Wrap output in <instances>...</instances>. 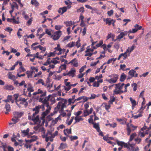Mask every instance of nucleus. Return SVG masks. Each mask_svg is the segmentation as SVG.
Wrapping results in <instances>:
<instances>
[{
	"mask_svg": "<svg viewBox=\"0 0 151 151\" xmlns=\"http://www.w3.org/2000/svg\"><path fill=\"white\" fill-rule=\"evenodd\" d=\"M44 106L43 105H38V106H35V108H34L32 109L33 111H35V112L33 114V115L32 116V120L35 122H39V116L38 115H37L36 117H35V116L37 114H38L40 109L41 108L44 109Z\"/></svg>",
	"mask_w": 151,
	"mask_h": 151,
	"instance_id": "f257e3e1",
	"label": "nucleus"
},
{
	"mask_svg": "<svg viewBox=\"0 0 151 151\" xmlns=\"http://www.w3.org/2000/svg\"><path fill=\"white\" fill-rule=\"evenodd\" d=\"M67 101L66 99H63L61 101L59 102L56 108L58 109H61L62 111L63 110L64 108L66 107Z\"/></svg>",
	"mask_w": 151,
	"mask_h": 151,
	"instance_id": "f03ea898",
	"label": "nucleus"
},
{
	"mask_svg": "<svg viewBox=\"0 0 151 151\" xmlns=\"http://www.w3.org/2000/svg\"><path fill=\"white\" fill-rule=\"evenodd\" d=\"M126 129L127 131V135H129L132 131H133L136 129L137 127L134 126L132 124L128 123L127 125Z\"/></svg>",
	"mask_w": 151,
	"mask_h": 151,
	"instance_id": "7ed1b4c3",
	"label": "nucleus"
},
{
	"mask_svg": "<svg viewBox=\"0 0 151 151\" xmlns=\"http://www.w3.org/2000/svg\"><path fill=\"white\" fill-rule=\"evenodd\" d=\"M62 32L60 30L55 32L51 36V38L54 41L58 40L62 35Z\"/></svg>",
	"mask_w": 151,
	"mask_h": 151,
	"instance_id": "20e7f679",
	"label": "nucleus"
},
{
	"mask_svg": "<svg viewBox=\"0 0 151 151\" xmlns=\"http://www.w3.org/2000/svg\"><path fill=\"white\" fill-rule=\"evenodd\" d=\"M110 77L111 79L107 80V81L111 83L116 82L118 78V75L117 74H112Z\"/></svg>",
	"mask_w": 151,
	"mask_h": 151,
	"instance_id": "39448f33",
	"label": "nucleus"
},
{
	"mask_svg": "<svg viewBox=\"0 0 151 151\" xmlns=\"http://www.w3.org/2000/svg\"><path fill=\"white\" fill-rule=\"evenodd\" d=\"M103 20L105 22L106 24L109 26L111 24L114 27L115 25L114 23L115 22V20L113 19H111L110 18H107L106 19L104 18Z\"/></svg>",
	"mask_w": 151,
	"mask_h": 151,
	"instance_id": "423d86ee",
	"label": "nucleus"
},
{
	"mask_svg": "<svg viewBox=\"0 0 151 151\" xmlns=\"http://www.w3.org/2000/svg\"><path fill=\"white\" fill-rule=\"evenodd\" d=\"M51 96V95H49L47 97L45 98L40 97L39 99V101L42 103L43 104L42 105H43L44 106V104H47V103L48 102V101L50 100V98Z\"/></svg>",
	"mask_w": 151,
	"mask_h": 151,
	"instance_id": "0eeeda50",
	"label": "nucleus"
},
{
	"mask_svg": "<svg viewBox=\"0 0 151 151\" xmlns=\"http://www.w3.org/2000/svg\"><path fill=\"white\" fill-rule=\"evenodd\" d=\"M96 97V95L95 94H92L91 95L90 97H87L85 96H82L79 97V98L77 100H80L83 98V101H82L83 102H85L87 101L88 99H94Z\"/></svg>",
	"mask_w": 151,
	"mask_h": 151,
	"instance_id": "6e6552de",
	"label": "nucleus"
},
{
	"mask_svg": "<svg viewBox=\"0 0 151 151\" xmlns=\"http://www.w3.org/2000/svg\"><path fill=\"white\" fill-rule=\"evenodd\" d=\"M27 99H25L24 98L21 97H19L18 99V102L20 101V104H24L25 107H26L28 105V103L27 101Z\"/></svg>",
	"mask_w": 151,
	"mask_h": 151,
	"instance_id": "1a4fd4ad",
	"label": "nucleus"
},
{
	"mask_svg": "<svg viewBox=\"0 0 151 151\" xmlns=\"http://www.w3.org/2000/svg\"><path fill=\"white\" fill-rule=\"evenodd\" d=\"M40 94V97H45L46 95V91H43L42 90L40 89H38L37 91L34 92L33 95L34 96L36 95L37 94Z\"/></svg>",
	"mask_w": 151,
	"mask_h": 151,
	"instance_id": "9d476101",
	"label": "nucleus"
},
{
	"mask_svg": "<svg viewBox=\"0 0 151 151\" xmlns=\"http://www.w3.org/2000/svg\"><path fill=\"white\" fill-rule=\"evenodd\" d=\"M136 73V71L134 70H130L128 72L129 76L128 77L127 79H129L134 76V74Z\"/></svg>",
	"mask_w": 151,
	"mask_h": 151,
	"instance_id": "9b49d317",
	"label": "nucleus"
},
{
	"mask_svg": "<svg viewBox=\"0 0 151 151\" xmlns=\"http://www.w3.org/2000/svg\"><path fill=\"white\" fill-rule=\"evenodd\" d=\"M124 85V83H121L120 86L119 88V90H118V91H114L115 94H121L122 93H123V91L121 90L122 89Z\"/></svg>",
	"mask_w": 151,
	"mask_h": 151,
	"instance_id": "f8f14e48",
	"label": "nucleus"
},
{
	"mask_svg": "<svg viewBox=\"0 0 151 151\" xmlns=\"http://www.w3.org/2000/svg\"><path fill=\"white\" fill-rule=\"evenodd\" d=\"M75 95H73L72 96L71 98H70L68 99V102L69 103L68 104H74L75 101H80V100H81V99L80 100H79V99L77 100L79 98V97H78L77 99H75L74 101H71L72 100H73L75 99Z\"/></svg>",
	"mask_w": 151,
	"mask_h": 151,
	"instance_id": "ddd939ff",
	"label": "nucleus"
},
{
	"mask_svg": "<svg viewBox=\"0 0 151 151\" xmlns=\"http://www.w3.org/2000/svg\"><path fill=\"white\" fill-rule=\"evenodd\" d=\"M127 31H124L121 32L117 37V39L120 40L124 36L127 35Z\"/></svg>",
	"mask_w": 151,
	"mask_h": 151,
	"instance_id": "4468645a",
	"label": "nucleus"
},
{
	"mask_svg": "<svg viewBox=\"0 0 151 151\" xmlns=\"http://www.w3.org/2000/svg\"><path fill=\"white\" fill-rule=\"evenodd\" d=\"M67 9V7L65 6L60 8L58 9V12L59 13H60L61 14H63L65 12Z\"/></svg>",
	"mask_w": 151,
	"mask_h": 151,
	"instance_id": "2eb2a0df",
	"label": "nucleus"
},
{
	"mask_svg": "<svg viewBox=\"0 0 151 151\" xmlns=\"http://www.w3.org/2000/svg\"><path fill=\"white\" fill-rule=\"evenodd\" d=\"M129 50H127L124 53L121 54V55L124 57L123 60H125L130 55V54L128 53Z\"/></svg>",
	"mask_w": 151,
	"mask_h": 151,
	"instance_id": "dca6fc26",
	"label": "nucleus"
},
{
	"mask_svg": "<svg viewBox=\"0 0 151 151\" xmlns=\"http://www.w3.org/2000/svg\"><path fill=\"white\" fill-rule=\"evenodd\" d=\"M13 96L14 98V100L15 101V102H16V104H17V105L19 107V108L21 107V106L20 104H18V98H19V97H20V96H19V94H15L13 95Z\"/></svg>",
	"mask_w": 151,
	"mask_h": 151,
	"instance_id": "f3484780",
	"label": "nucleus"
},
{
	"mask_svg": "<svg viewBox=\"0 0 151 151\" xmlns=\"http://www.w3.org/2000/svg\"><path fill=\"white\" fill-rule=\"evenodd\" d=\"M14 117L18 118L21 117L23 115V113L22 112H14L13 113Z\"/></svg>",
	"mask_w": 151,
	"mask_h": 151,
	"instance_id": "a211bd4d",
	"label": "nucleus"
},
{
	"mask_svg": "<svg viewBox=\"0 0 151 151\" xmlns=\"http://www.w3.org/2000/svg\"><path fill=\"white\" fill-rule=\"evenodd\" d=\"M8 77L9 79H10L14 81H15L17 78L15 76L12 75L10 72L8 73Z\"/></svg>",
	"mask_w": 151,
	"mask_h": 151,
	"instance_id": "6ab92c4d",
	"label": "nucleus"
},
{
	"mask_svg": "<svg viewBox=\"0 0 151 151\" xmlns=\"http://www.w3.org/2000/svg\"><path fill=\"white\" fill-rule=\"evenodd\" d=\"M93 124V128L95 129L98 132H100V129L99 124L98 123H94V124Z\"/></svg>",
	"mask_w": 151,
	"mask_h": 151,
	"instance_id": "aec40b11",
	"label": "nucleus"
},
{
	"mask_svg": "<svg viewBox=\"0 0 151 151\" xmlns=\"http://www.w3.org/2000/svg\"><path fill=\"white\" fill-rule=\"evenodd\" d=\"M103 43V40H101L100 41L99 43H98L96 45V46H92V49H93V50H94V49H96L97 47H100L101 46Z\"/></svg>",
	"mask_w": 151,
	"mask_h": 151,
	"instance_id": "412c9836",
	"label": "nucleus"
},
{
	"mask_svg": "<svg viewBox=\"0 0 151 151\" xmlns=\"http://www.w3.org/2000/svg\"><path fill=\"white\" fill-rule=\"evenodd\" d=\"M64 24H65L66 27L71 26L75 23L74 22H72V21H67L64 22Z\"/></svg>",
	"mask_w": 151,
	"mask_h": 151,
	"instance_id": "4be33fe9",
	"label": "nucleus"
},
{
	"mask_svg": "<svg viewBox=\"0 0 151 151\" xmlns=\"http://www.w3.org/2000/svg\"><path fill=\"white\" fill-rule=\"evenodd\" d=\"M27 90L28 92H33L34 91L33 87L30 84H29L28 85Z\"/></svg>",
	"mask_w": 151,
	"mask_h": 151,
	"instance_id": "5701e85b",
	"label": "nucleus"
},
{
	"mask_svg": "<svg viewBox=\"0 0 151 151\" xmlns=\"http://www.w3.org/2000/svg\"><path fill=\"white\" fill-rule=\"evenodd\" d=\"M129 99L130 100V101L131 102L132 104V109H133L134 108L136 105V102L135 100L134 99H133L131 97H130L129 98Z\"/></svg>",
	"mask_w": 151,
	"mask_h": 151,
	"instance_id": "b1692460",
	"label": "nucleus"
},
{
	"mask_svg": "<svg viewBox=\"0 0 151 151\" xmlns=\"http://www.w3.org/2000/svg\"><path fill=\"white\" fill-rule=\"evenodd\" d=\"M81 117H82V116L79 117H76L75 118V122L74 123V124L77 122H79L81 121H83V119L81 118Z\"/></svg>",
	"mask_w": 151,
	"mask_h": 151,
	"instance_id": "393cba45",
	"label": "nucleus"
},
{
	"mask_svg": "<svg viewBox=\"0 0 151 151\" xmlns=\"http://www.w3.org/2000/svg\"><path fill=\"white\" fill-rule=\"evenodd\" d=\"M4 88L7 90H12L14 89V88L12 85H8L4 86Z\"/></svg>",
	"mask_w": 151,
	"mask_h": 151,
	"instance_id": "a878e982",
	"label": "nucleus"
},
{
	"mask_svg": "<svg viewBox=\"0 0 151 151\" xmlns=\"http://www.w3.org/2000/svg\"><path fill=\"white\" fill-rule=\"evenodd\" d=\"M40 83H41L42 86H47V84H45L43 80L42 79H39L37 82L36 83V84Z\"/></svg>",
	"mask_w": 151,
	"mask_h": 151,
	"instance_id": "bb28decb",
	"label": "nucleus"
},
{
	"mask_svg": "<svg viewBox=\"0 0 151 151\" xmlns=\"http://www.w3.org/2000/svg\"><path fill=\"white\" fill-rule=\"evenodd\" d=\"M126 76L124 73H122L120 76V81L121 82L124 81L125 80Z\"/></svg>",
	"mask_w": 151,
	"mask_h": 151,
	"instance_id": "cd10ccee",
	"label": "nucleus"
},
{
	"mask_svg": "<svg viewBox=\"0 0 151 151\" xmlns=\"http://www.w3.org/2000/svg\"><path fill=\"white\" fill-rule=\"evenodd\" d=\"M5 108L7 111V112H5V114H7L8 113V112H9L10 111V105L8 104H6L5 105Z\"/></svg>",
	"mask_w": 151,
	"mask_h": 151,
	"instance_id": "c85d7f7f",
	"label": "nucleus"
},
{
	"mask_svg": "<svg viewBox=\"0 0 151 151\" xmlns=\"http://www.w3.org/2000/svg\"><path fill=\"white\" fill-rule=\"evenodd\" d=\"M76 72V70H75L71 69L68 73V75L69 76H72L73 77L74 76V75L75 74Z\"/></svg>",
	"mask_w": 151,
	"mask_h": 151,
	"instance_id": "c756f323",
	"label": "nucleus"
},
{
	"mask_svg": "<svg viewBox=\"0 0 151 151\" xmlns=\"http://www.w3.org/2000/svg\"><path fill=\"white\" fill-rule=\"evenodd\" d=\"M67 147V145L66 143H62L60 144L59 148L60 149L62 150L66 148Z\"/></svg>",
	"mask_w": 151,
	"mask_h": 151,
	"instance_id": "7c9ffc66",
	"label": "nucleus"
},
{
	"mask_svg": "<svg viewBox=\"0 0 151 151\" xmlns=\"http://www.w3.org/2000/svg\"><path fill=\"white\" fill-rule=\"evenodd\" d=\"M136 136L137 134H136V133L134 132V133H132L130 136L129 142H130L132 141L134 137H135Z\"/></svg>",
	"mask_w": 151,
	"mask_h": 151,
	"instance_id": "2f4dec72",
	"label": "nucleus"
},
{
	"mask_svg": "<svg viewBox=\"0 0 151 151\" xmlns=\"http://www.w3.org/2000/svg\"><path fill=\"white\" fill-rule=\"evenodd\" d=\"M7 147V145L6 143L1 142V144H0V148H2L3 149V151L6 150V148Z\"/></svg>",
	"mask_w": 151,
	"mask_h": 151,
	"instance_id": "473e14b6",
	"label": "nucleus"
},
{
	"mask_svg": "<svg viewBox=\"0 0 151 151\" xmlns=\"http://www.w3.org/2000/svg\"><path fill=\"white\" fill-rule=\"evenodd\" d=\"M129 142H128V144L125 143H124V144L123 145L124 146V147L127 148H129V147H133V145L131 144H130L129 143Z\"/></svg>",
	"mask_w": 151,
	"mask_h": 151,
	"instance_id": "72a5a7b5",
	"label": "nucleus"
},
{
	"mask_svg": "<svg viewBox=\"0 0 151 151\" xmlns=\"http://www.w3.org/2000/svg\"><path fill=\"white\" fill-rule=\"evenodd\" d=\"M75 42H71L68 43L67 45L66 46L70 48L73 47L75 45Z\"/></svg>",
	"mask_w": 151,
	"mask_h": 151,
	"instance_id": "f704fd0d",
	"label": "nucleus"
},
{
	"mask_svg": "<svg viewBox=\"0 0 151 151\" xmlns=\"http://www.w3.org/2000/svg\"><path fill=\"white\" fill-rule=\"evenodd\" d=\"M90 114L89 113V112L86 109L84 110L83 111V113L82 116L86 117L88 115H89Z\"/></svg>",
	"mask_w": 151,
	"mask_h": 151,
	"instance_id": "c9c22d12",
	"label": "nucleus"
},
{
	"mask_svg": "<svg viewBox=\"0 0 151 151\" xmlns=\"http://www.w3.org/2000/svg\"><path fill=\"white\" fill-rule=\"evenodd\" d=\"M135 46L134 44L132 45L131 47L130 48H128L127 50H129V51L128 52V53L129 54H130L131 52L133 51L134 48H135Z\"/></svg>",
	"mask_w": 151,
	"mask_h": 151,
	"instance_id": "e433bc0d",
	"label": "nucleus"
},
{
	"mask_svg": "<svg viewBox=\"0 0 151 151\" xmlns=\"http://www.w3.org/2000/svg\"><path fill=\"white\" fill-rule=\"evenodd\" d=\"M47 114L45 112H42V116L41 117V119L42 120H43V122H44L45 121V118Z\"/></svg>",
	"mask_w": 151,
	"mask_h": 151,
	"instance_id": "4c0bfd02",
	"label": "nucleus"
},
{
	"mask_svg": "<svg viewBox=\"0 0 151 151\" xmlns=\"http://www.w3.org/2000/svg\"><path fill=\"white\" fill-rule=\"evenodd\" d=\"M84 9V8L83 7H81L80 8L78 9L77 10V12L78 13H83L85 11Z\"/></svg>",
	"mask_w": 151,
	"mask_h": 151,
	"instance_id": "58836bf2",
	"label": "nucleus"
},
{
	"mask_svg": "<svg viewBox=\"0 0 151 151\" xmlns=\"http://www.w3.org/2000/svg\"><path fill=\"white\" fill-rule=\"evenodd\" d=\"M121 83H119L118 84H116L115 85L116 86L115 87V89L114 91H118V90H119V88L120 86Z\"/></svg>",
	"mask_w": 151,
	"mask_h": 151,
	"instance_id": "ea45409f",
	"label": "nucleus"
},
{
	"mask_svg": "<svg viewBox=\"0 0 151 151\" xmlns=\"http://www.w3.org/2000/svg\"><path fill=\"white\" fill-rule=\"evenodd\" d=\"M25 90H26L25 89H23V94H24V95L27 96H28V97H31L32 96V95L31 93V92H29V93H28V95H27V91H26V92L25 91Z\"/></svg>",
	"mask_w": 151,
	"mask_h": 151,
	"instance_id": "a19ab883",
	"label": "nucleus"
},
{
	"mask_svg": "<svg viewBox=\"0 0 151 151\" xmlns=\"http://www.w3.org/2000/svg\"><path fill=\"white\" fill-rule=\"evenodd\" d=\"M12 120L13 122V123L15 124L19 121V119L18 118L14 117L13 118H12Z\"/></svg>",
	"mask_w": 151,
	"mask_h": 151,
	"instance_id": "79ce46f5",
	"label": "nucleus"
},
{
	"mask_svg": "<svg viewBox=\"0 0 151 151\" xmlns=\"http://www.w3.org/2000/svg\"><path fill=\"white\" fill-rule=\"evenodd\" d=\"M116 60V58H111L110 59H109L108 61L107 62L106 64H109L110 63H111L112 61L113 62H114Z\"/></svg>",
	"mask_w": 151,
	"mask_h": 151,
	"instance_id": "37998d69",
	"label": "nucleus"
},
{
	"mask_svg": "<svg viewBox=\"0 0 151 151\" xmlns=\"http://www.w3.org/2000/svg\"><path fill=\"white\" fill-rule=\"evenodd\" d=\"M63 89L66 91V93H67V91L69 90L71 88L70 86H63Z\"/></svg>",
	"mask_w": 151,
	"mask_h": 151,
	"instance_id": "c03bdc74",
	"label": "nucleus"
},
{
	"mask_svg": "<svg viewBox=\"0 0 151 151\" xmlns=\"http://www.w3.org/2000/svg\"><path fill=\"white\" fill-rule=\"evenodd\" d=\"M90 46H88L86 48V50L85 52H90V51L92 52L93 51V49H92V47L91 48H90Z\"/></svg>",
	"mask_w": 151,
	"mask_h": 151,
	"instance_id": "a18cd8bd",
	"label": "nucleus"
},
{
	"mask_svg": "<svg viewBox=\"0 0 151 151\" xmlns=\"http://www.w3.org/2000/svg\"><path fill=\"white\" fill-rule=\"evenodd\" d=\"M39 48L40 50L42 51L41 52H45L46 50L45 47H44L40 45H39Z\"/></svg>",
	"mask_w": 151,
	"mask_h": 151,
	"instance_id": "49530a36",
	"label": "nucleus"
},
{
	"mask_svg": "<svg viewBox=\"0 0 151 151\" xmlns=\"http://www.w3.org/2000/svg\"><path fill=\"white\" fill-rule=\"evenodd\" d=\"M115 99V98L114 96H111L110 97V100L109 102L110 104H112L113 102L114 101Z\"/></svg>",
	"mask_w": 151,
	"mask_h": 151,
	"instance_id": "de8ad7c7",
	"label": "nucleus"
},
{
	"mask_svg": "<svg viewBox=\"0 0 151 151\" xmlns=\"http://www.w3.org/2000/svg\"><path fill=\"white\" fill-rule=\"evenodd\" d=\"M66 68V66L65 64H64L61 65L60 67V70L61 69V70H65Z\"/></svg>",
	"mask_w": 151,
	"mask_h": 151,
	"instance_id": "09e8293b",
	"label": "nucleus"
},
{
	"mask_svg": "<svg viewBox=\"0 0 151 151\" xmlns=\"http://www.w3.org/2000/svg\"><path fill=\"white\" fill-rule=\"evenodd\" d=\"M142 116V113L141 112L139 113L138 115H134L133 116L134 119H136L138 117H141Z\"/></svg>",
	"mask_w": 151,
	"mask_h": 151,
	"instance_id": "8fccbe9b",
	"label": "nucleus"
},
{
	"mask_svg": "<svg viewBox=\"0 0 151 151\" xmlns=\"http://www.w3.org/2000/svg\"><path fill=\"white\" fill-rule=\"evenodd\" d=\"M116 142L118 145L121 146L122 147L123 145L124 144V142H120L118 140H116Z\"/></svg>",
	"mask_w": 151,
	"mask_h": 151,
	"instance_id": "3c124183",
	"label": "nucleus"
},
{
	"mask_svg": "<svg viewBox=\"0 0 151 151\" xmlns=\"http://www.w3.org/2000/svg\"><path fill=\"white\" fill-rule=\"evenodd\" d=\"M7 98L9 101H10L12 103H13L14 102V100L12 99V96L8 95L7 96Z\"/></svg>",
	"mask_w": 151,
	"mask_h": 151,
	"instance_id": "603ef678",
	"label": "nucleus"
},
{
	"mask_svg": "<svg viewBox=\"0 0 151 151\" xmlns=\"http://www.w3.org/2000/svg\"><path fill=\"white\" fill-rule=\"evenodd\" d=\"M73 65V66L75 67H77L78 66V63L76 58V60H75L72 63Z\"/></svg>",
	"mask_w": 151,
	"mask_h": 151,
	"instance_id": "864d4df0",
	"label": "nucleus"
},
{
	"mask_svg": "<svg viewBox=\"0 0 151 151\" xmlns=\"http://www.w3.org/2000/svg\"><path fill=\"white\" fill-rule=\"evenodd\" d=\"M33 72V71L30 72L29 71H27L26 72V73L27 75L28 78H29L30 77L32 76V74Z\"/></svg>",
	"mask_w": 151,
	"mask_h": 151,
	"instance_id": "5fc2aeb1",
	"label": "nucleus"
},
{
	"mask_svg": "<svg viewBox=\"0 0 151 151\" xmlns=\"http://www.w3.org/2000/svg\"><path fill=\"white\" fill-rule=\"evenodd\" d=\"M45 33L49 36H51L52 35L50 29H46L45 30Z\"/></svg>",
	"mask_w": 151,
	"mask_h": 151,
	"instance_id": "6e6d98bb",
	"label": "nucleus"
},
{
	"mask_svg": "<svg viewBox=\"0 0 151 151\" xmlns=\"http://www.w3.org/2000/svg\"><path fill=\"white\" fill-rule=\"evenodd\" d=\"M138 30V29H137V28H135L134 29H132V30H129V32L130 33H135Z\"/></svg>",
	"mask_w": 151,
	"mask_h": 151,
	"instance_id": "4d7b16f0",
	"label": "nucleus"
},
{
	"mask_svg": "<svg viewBox=\"0 0 151 151\" xmlns=\"http://www.w3.org/2000/svg\"><path fill=\"white\" fill-rule=\"evenodd\" d=\"M37 139V137L35 136H34L32 137V139H31V142H33L35 141Z\"/></svg>",
	"mask_w": 151,
	"mask_h": 151,
	"instance_id": "13d9d810",
	"label": "nucleus"
},
{
	"mask_svg": "<svg viewBox=\"0 0 151 151\" xmlns=\"http://www.w3.org/2000/svg\"><path fill=\"white\" fill-rule=\"evenodd\" d=\"M134 141L137 143V144H139L141 141V139L139 137H137L135 139Z\"/></svg>",
	"mask_w": 151,
	"mask_h": 151,
	"instance_id": "bf43d9fd",
	"label": "nucleus"
},
{
	"mask_svg": "<svg viewBox=\"0 0 151 151\" xmlns=\"http://www.w3.org/2000/svg\"><path fill=\"white\" fill-rule=\"evenodd\" d=\"M22 31V29L21 28H19L18 29V32H17V35L19 37V38H20L22 36V35H20V31Z\"/></svg>",
	"mask_w": 151,
	"mask_h": 151,
	"instance_id": "052dcab7",
	"label": "nucleus"
},
{
	"mask_svg": "<svg viewBox=\"0 0 151 151\" xmlns=\"http://www.w3.org/2000/svg\"><path fill=\"white\" fill-rule=\"evenodd\" d=\"M5 30L8 32H9V33H10L12 31L13 29L12 28H10L9 27H6L5 29Z\"/></svg>",
	"mask_w": 151,
	"mask_h": 151,
	"instance_id": "680f3d73",
	"label": "nucleus"
},
{
	"mask_svg": "<svg viewBox=\"0 0 151 151\" xmlns=\"http://www.w3.org/2000/svg\"><path fill=\"white\" fill-rule=\"evenodd\" d=\"M93 86L96 87H98L99 86V84L97 82L95 81L93 84Z\"/></svg>",
	"mask_w": 151,
	"mask_h": 151,
	"instance_id": "e2e57ef3",
	"label": "nucleus"
},
{
	"mask_svg": "<svg viewBox=\"0 0 151 151\" xmlns=\"http://www.w3.org/2000/svg\"><path fill=\"white\" fill-rule=\"evenodd\" d=\"M134 27L135 28H137V29L138 30L141 29L142 28V27L141 26H139L138 24H135Z\"/></svg>",
	"mask_w": 151,
	"mask_h": 151,
	"instance_id": "0e129e2a",
	"label": "nucleus"
},
{
	"mask_svg": "<svg viewBox=\"0 0 151 151\" xmlns=\"http://www.w3.org/2000/svg\"><path fill=\"white\" fill-rule=\"evenodd\" d=\"M113 10H111L109 11H108L107 12V14L109 16H111L113 13Z\"/></svg>",
	"mask_w": 151,
	"mask_h": 151,
	"instance_id": "69168bd1",
	"label": "nucleus"
},
{
	"mask_svg": "<svg viewBox=\"0 0 151 151\" xmlns=\"http://www.w3.org/2000/svg\"><path fill=\"white\" fill-rule=\"evenodd\" d=\"M62 26L60 25H56L55 26V28L57 30H60L62 28Z\"/></svg>",
	"mask_w": 151,
	"mask_h": 151,
	"instance_id": "338daca9",
	"label": "nucleus"
},
{
	"mask_svg": "<svg viewBox=\"0 0 151 151\" xmlns=\"http://www.w3.org/2000/svg\"><path fill=\"white\" fill-rule=\"evenodd\" d=\"M8 151L5 150L4 151H14V148L10 146H9L7 147Z\"/></svg>",
	"mask_w": 151,
	"mask_h": 151,
	"instance_id": "774afa93",
	"label": "nucleus"
}]
</instances>
